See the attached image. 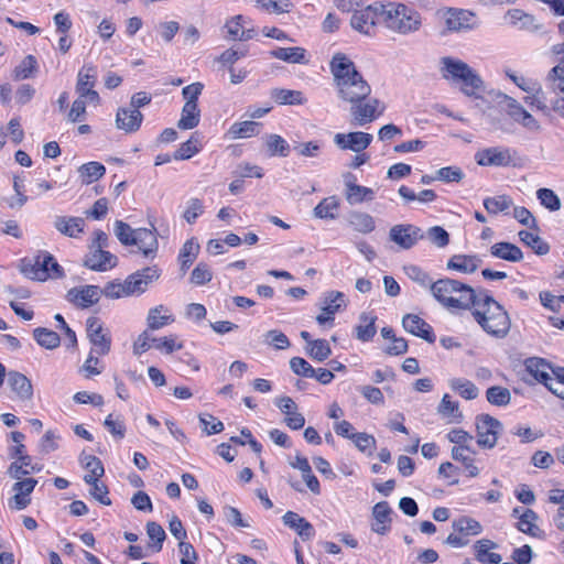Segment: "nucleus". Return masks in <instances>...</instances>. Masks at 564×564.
<instances>
[{
    "label": "nucleus",
    "mask_w": 564,
    "mask_h": 564,
    "mask_svg": "<svg viewBox=\"0 0 564 564\" xmlns=\"http://www.w3.org/2000/svg\"><path fill=\"white\" fill-rule=\"evenodd\" d=\"M512 206V199L506 195L487 197L484 199V207L490 214L506 212Z\"/></svg>",
    "instance_id": "e2e57ef3"
},
{
    "label": "nucleus",
    "mask_w": 564,
    "mask_h": 564,
    "mask_svg": "<svg viewBox=\"0 0 564 564\" xmlns=\"http://www.w3.org/2000/svg\"><path fill=\"white\" fill-rule=\"evenodd\" d=\"M437 412L442 417L446 419L448 423H459L463 419L458 402L453 401L447 393L443 395L437 406Z\"/></svg>",
    "instance_id": "49530a36"
},
{
    "label": "nucleus",
    "mask_w": 564,
    "mask_h": 564,
    "mask_svg": "<svg viewBox=\"0 0 564 564\" xmlns=\"http://www.w3.org/2000/svg\"><path fill=\"white\" fill-rule=\"evenodd\" d=\"M260 123L256 121H242L234 123L229 133L232 138H250L259 133Z\"/></svg>",
    "instance_id": "13d9d810"
},
{
    "label": "nucleus",
    "mask_w": 564,
    "mask_h": 564,
    "mask_svg": "<svg viewBox=\"0 0 564 564\" xmlns=\"http://www.w3.org/2000/svg\"><path fill=\"white\" fill-rule=\"evenodd\" d=\"M519 238L520 240L525 243L527 246L531 247L536 254H546L550 250V247L546 242H544L539 236L527 231L521 230L519 231Z\"/></svg>",
    "instance_id": "052dcab7"
},
{
    "label": "nucleus",
    "mask_w": 564,
    "mask_h": 564,
    "mask_svg": "<svg viewBox=\"0 0 564 564\" xmlns=\"http://www.w3.org/2000/svg\"><path fill=\"white\" fill-rule=\"evenodd\" d=\"M436 15L449 32L473 30L479 25L476 14L465 9L442 8Z\"/></svg>",
    "instance_id": "423d86ee"
},
{
    "label": "nucleus",
    "mask_w": 564,
    "mask_h": 564,
    "mask_svg": "<svg viewBox=\"0 0 564 564\" xmlns=\"http://www.w3.org/2000/svg\"><path fill=\"white\" fill-rule=\"evenodd\" d=\"M37 485L35 478H24L15 481L11 487L12 496L8 499V508L11 511H21L26 509L32 502V492Z\"/></svg>",
    "instance_id": "ddd939ff"
},
{
    "label": "nucleus",
    "mask_w": 564,
    "mask_h": 564,
    "mask_svg": "<svg viewBox=\"0 0 564 564\" xmlns=\"http://www.w3.org/2000/svg\"><path fill=\"white\" fill-rule=\"evenodd\" d=\"M447 440L454 444L452 449H457L458 452H471L475 454V449L473 448L474 436L468 432L462 429H453L447 433Z\"/></svg>",
    "instance_id": "a18cd8bd"
},
{
    "label": "nucleus",
    "mask_w": 564,
    "mask_h": 564,
    "mask_svg": "<svg viewBox=\"0 0 564 564\" xmlns=\"http://www.w3.org/2000/svg\"><path fill=\"white\" fill-rule=\"evenodd\" d=\"M270 55L274 58L281 59L292 64H305L306 51L303 47H279L270 52Z\"/></svg>",
    "instance_id": "37998d69"
},
{
    "label": "nucleus",
    "mask_w": 564,
    "mask_h": 564,
    "mask_svg": "<svg viewBox=\"0 0 564 564\" xmlns=\"http://www.w3.org/2000/svg\"><path fill=\"white\" fill-rule=\"evenodd\" d=\"M349 104L351 105L350 116L352 123L359 127L371 123L384 111L383 104L379 99L370 96L360 101Z\"/></svg>",
    "instance_id": "9d476101"
},
{
    "label": "nucleus",
    "mask_w": 564,
    "mask_h": 564,
    "mask_svg": "<svg viewBox=\"0 0 564 564\" xmlns=\"http://www.w3.org/2000/svg\"><path fill=\"white\" fill-rule=\"evenodd\" d=\"M319 310L327 314L336 315L347 306L346 296L339 291L325 292L319 300Z\"/></svg>",
    "instance_id": "72a5a7b5"
},
{
    "label": "nucleus",
    "mask_w": 564,
    "mask_h": 564,
    "mask_svg": "<svg viewBox=\"0 0 564 564\" xmlns=\"http://www.w3.org/2000/svg\"><path fill=\"white\" fill-rule=\"evenodd\" d=\"M480 263L481 260L477 256L455 254L448 260L447 269L469 274L475 272Z\"/></svg>",
    "instance_id": "4c0bfd02"
},
{
    "label": "nucleus",
    "mask_w": 564,
    "mask_h": 564,
    "mask_svg": "<svg viewBox=\"0 0 564 564\" xmlns=\"http://www.w3.org/2000/svg\"><path fill=\"white\" fill-rule=\"evenodd\" d=\"M28 274L33 280L45 281L52 276H62V269L52 254L44 252L36 257L32 270Z\"/></svg>",
    "instance_id": "a211bd4d"
},
{
    "label": "nucleus",
    "mask_w": 564,
    "mask_h": 564,
    "mask_svg": "<svg viewBox=\"0 0 564 564\" xmlns=\"http://www.w3.org/2000/svg\"><path fill=\"white\" fill-rule=\"evenodd\" d=\"M351 177H354V176L348 174L346 176V181H345V187H346L345 197H346V200L350 205H357V204H360V203H362L365 200H372L373 197H375L373 189L370 188V187L361 186V185H358V184L354 183L352 181L349 180Z\"/></svg>",
    "instance_id": "7c9ffc66"
},
{
    "label": "nucleus",
    "mask_w": 564,
    "mask_h": 564,
    "mask_svg": "<svg viewBox=\"0 0 564 564\" xmlns=\"http://www.w3.org/2000/svg\"><path fill=\"white\" fill-rule=\"evenodd\" d=\"M500 102L505 104L508 117L530 133H540L542 126L540 121L529 112L517 99L506 94H498Z\"/></svg>",
    "instance_id": "0eeeda50"
},
{
    "label": "nucleus",
    "mask_w": 564,
    "mask_h": 564,
    "mask_svg": "<svg viewBox=\"0 0 564 564\" xmlns=\"http://www.w3.org/2000/svg\"><path fill=\"white\" fill-rule=\"evenodd\" d=\"M536 519V513L531 509H527L523 513L519 516V522L517 524V528L525 534L535 536L539 531V528L535 524Z\"/></svg>",
    "instance_id": "bf43d9fd"
},
{
    "label": "nucleus",
    "mask_w": 564,
    "mask_h": 564,
    "mask_svg": "<svg viewBox=\"0 0 564 564\" xmlns=\"http://www.w3.org/2000/svg\"><path fill=\"white\" fill-rule=\"evenodd\" d=\"M460 74L453 84L459 85V89L464 95L480 99L485 93V84L481 77L469 65Z\"/></svg>",
    "instance_id": "f3484780"
},
{
    "label": "nucleus",
    "mask_w": 564,
    "mask_h": 564,
    "mask_svg": "<svg viewBox=\"0 0 564 564\" xmlns=\"http://www.w3.org/2000/svg\"><path fill=\"white\" fill-rule=\"evenodd\" d=\"M449 388L466 400H474L479 394V389L470 380L453 378L448 381Z\"/></svg>",
    "instance_id": "09e8293b"
},
{
    "label": "nucleus",
    "mask_w": 564,
    "mask_h": 564,
    "mask_svg": "<svg viewBox=\"0 0 564 564\" xmlns=\"http://www.w3.org/2000/svg\"><path fill=\"white\" fill-rule=\"evenodd\" d=\"M454 531L463 534L465 538L469 535H479L482 532V525L479 521L470 517H460L453 521Z\"/></svg>",
    "instance_id": "de8ad7c7"
},
{
    "label": "nucleus",
    "mask_w": 564,
    "mask_h": 564,
    "mask_svg": "<svg viewBox=\"0 0 564 564\" xmlns=\"http://www.w3.org/2000/svg\"><path fill=\"white\" fill-rule=\"evenodd\" d=\"M471 452H458L457 449L451 451V456L454 460L460 462L468 473L469 477H477L480 473L479 468L475 465Z\"/></svg>",
    "instance_id": "0e129e2a"
},
{
    "label": "nucleus",
    "mask_w": 564,
    "mask_h": 564,
    "mask_svg": "<svg viewBox=\"0 0 564 564\" xmlns=\"http://www.w3.org/2000/svg\"><path fill=\"white\" fill-rule=\"evenodd\" d=\"M377 316L372 312H365L359 316V324L356 326V337L361 341H369L377 333Z\"/></svg>",
    "instance_id": "58836bf2"
},
{
    "label": "nucleus",
    "mask_w": 564,
    "mask_h": 564,
    "mask_svg": "<svg viewBox=\"0 0 564 564\" xmlns=\"http://www.w3.org/2000/svg\"><path fill=\"white\" fill-rule=\"evenodd\" d=\"M282 521L284 525L294 530L303 541L311 540L315 535L314 527L296 512H285Z\"/></svg>",
    "instance_id": "cd10ccee"
},
{
    "label": "nucleus",
    "mask_w": 564,
    "mask_h": 564,
    "mask_svg": "<svg viewBox=\"0 0 564 564\" xmlns=\"http://www.w3.org/2000/svg\"><path fill=\"white\" fill-rule=\"evenodd\" d=\"M486 398L492 405L505 406L510 403L511 394L507 388L494 386L487 389Z\"/></svg>",
    "instance_id": "4d7b16f0"
},
{
    "label": "nucleus",
    "mask_w": 564,
    "mask_h": 564,
    "mask_svg": "<svg viewBox=\"0 0 564 564\" xmlns=\"http://www.w3.org/2000/svg\"><path fill=\"white\" fill-rule=\"evenodd\" d=\"M431 293L451 313L471 308L478 294L471 286L449 278L440 279L431 284Z\"/></svg>",
    "instance_id": "f03ea898"
},
{
    "label": "nucleus",
    "mask_w": 564,
    "mask_h": 564,
    "mask_svg": "<svg viewBox=\"0 0 564 564\" xmlns=\"http://www.w3.org/2000/svg\"><path fill=\"white\" fill-rule=\"evenodd\" d=\"M490 254L494 258L509 262H519L523 258L521 249L510 242H497L490 247Z\"/></svg>",
    "instance_id": "e433bc0d"
},
{
    "label": "nucleus",
    "mask_w": 564,
    "mask_h": 564,
    "mask_svg": "<svg viewBox=\"0 0 564 564\" xmlns=\"http://www.w3.org/2000/svg\"><path fill=\"white\" fill-rule=\"evenodd\" d=\"M8 384L21 400H30L33 395L31 381L21 372L10 371L8 373Z\"/></svg>",
    "instance_id": "c9c22d12"
},
{
    "label": "nucleus",
    "mask_w": 564,
    "mask_h": 564,
    "mask_svg": "<svg viewBox=\"0 0 564 564\" xmlns=\"http://www.w3.org/2000/svg\"><path fill=\"white\" fill-rule=\"evenodd\" d=\"M275 405L285 415L284 422L291 430H300L305 424V417L297 412V405L290 397L275 399Z\"/></svg>",
    "instance_id": "393cba45"
},
{
    "label": "nucleus",
    "mask_w": 564,
    "mask_h": 564,
    "mask_svg": "<svg viewBox=\"0 0 564 564\" xmlns=\"http://www.w3.org/2000/svg\"><path fill=\"white\" fill-rule=\"evenodd\" d=\"M475 160L481 166H509L512 163V154L508 148L490 147L478 150Z\"/></svg>",
    "instance_id": "dca6fc26"
},
{
    "label": "nucleus",
    "mask_w": 564,
    "mask_h": 564,
    "mask_svg": "<svg viewBox=\"0 0 564 564\" xmlns=\"http://www.w3.org/2000/svg\"><path fill=\"white\" fill-rule=\"evenodd\" d=\"M143 120L142 113L137 109L119 108L116 115V127L128 133L139 130Z\"/></svg>",
    "instance_id": "c85d7f7f"
},
{
    "label": "nucleus",
    "mask_w": 564,
    "mask_h": 564,
    "mask_svg": "<svg viewBox=\"0 0 564 564\" xmlns=\"http://www.w3.org/2000/svg\"><path fill=\"white\" fill-rule=\"evenodd\" d=\"M536 197L541 205L551 212H556L561 208V200L558 196L549 188H540L536 192Z\"/></svg>",
    "instance_id": "774afa93"
},
{
    "label": "nucleus",
    "mask_w": 564,
    "mask_h": 564,
    "mask_svg": "<svg viewBox=\"0 0 564 564\" xmlns=\"http://www.w3.org/2000/svg\"><path fill=\"white\" fill-rule=\"evenodd\" d=\"M151 347H154L164 354H172L175 350L182 349L183 343L177 340L176 335H169L159 338L152 337L147 329L142 332L133 343V354L141 356Z\"/></svg>",
    "instance_id": "1a4fd4ad"
},
{
    "label": "nucleus",
    "mask_w": 564,
    "mask_h": 564,
    "mask_svg": "<svg viewBox=\"0 0 564 564\" xmlns=\"http://www.w3.org/2000/svg\"><path fill=\"white\" fill-rule=\"evenodd\" d=\"M200 141L196 135H192L183 142L174 153L175 160H188L200 151Z\"/></svg>",
    "instance_id": "6e6d98bb"
},
{
    "label": "nucleus",
    "mask_w": 564,
    "mask_h": 564,
    "mask_svg": "<svg viewBox=\"0 0 564 564\" xmlns=\"http://www.w3.org/2000/svg\"><path fill=\"white\" fill-rule=\"evenodd\" d=\"M117 257L105 249H89L84 264L97 272L108 271L117 265Z\"/></svg>",
    "instance_id": "4be33fe9"
},
{
    "label": "nucleus",
    "mask_w": 564,
    "mask_h": 564,
    "mask_svg": "<svg viewBox=\"0 0 564 564\" xmlns=\"http://www.w3.org/2000/svg\"><path fill=\"white\" fill-rule=\"evenodd\" d=\"M424 235L413 225H394L390 228L389 238L402 249H410L423 239Z\"/></svg>",
    "instance_id": "6ab92c4d"
},
{
    "label": "nucleus",
    "mask_w": 564,
    "mask_h": 564,
    "mask_svg": "<svg viewBox=\"0 0 564 564\" xmlns=\"http://www.w3.org/2000/svg\"><path fill=\"white\" fill-rule=\"evenodd\" d=\"M306 351L311 358L317 361H324L332 354L329 344L325 339L310 340V347H306Z\"/></svg>",
    "instance_id": "680f3d73"
},
{
    "label": "nucleus",
    "mask_w": 564,
    "mask_h": 564,
    "mask_svg": "<svg viewBox=\"0 0 564 564\" xmlns=\"http://www.w3.org/2000/svg\"><path fill=\"white\" fill-rule=\"evenodd\" d=\"M83 466L87 469L84 481L97 480L104 476L105 469L99 458L94 455H83L80 458Z\"/></svg>",
    "instance_id": "603ef678"
},
{
    "label": "nucleus",
    "mask_w": 564,
    "mask_h": 564,
    "mask_svg": "<svg viewBox=\"0 0 564 564\" xmlns=\"http://www.w3.org/2000/svg\"><path fill=\"white\" fill-rule=\"evenodd\" d=\"M473 316L489 336L505 338L511 328V319L505 307L487 292H479L471 305Z\"/></svg>",
    "instance_id": "f257e3e1"
},
{
    "label": "nucleus",
    "mask_w": 564,
    "mask_h": 564,
    "mask_svg": "<svg viewBox=\"0 0 564 564\" xmlns=\"http://www.w3.org/2000/svg\"><path fill=\"white\" fill-rule=\"evenodd\" d=\"M87 337L93 345L91 352L98 356H105L111 348L110 332L104 327L102 322L96 317L90 316L86 321Z\"/></svg>",
    "instance_id": "9b49d317"
},
{
    "label": "nucleus",
    "mask_w": 564,
    "mask_h": 564,
    "mask_svg": "<svg viewBox=\"0 0 564 564\" xmlns=\"http://www.w3.org/2000/svg\"><path fill=\"white\" fill-rule=\"evenodd\" d=\"M402 326L408 333L421 337L429 343H434L435 340L432 327L416 314H406L402 319Z\"/></svg>",
    "instance_id": "a878e982"
},
{
    "label": "nucleus",
    "mask_w": 564,
    "mask_h": 564,
    "mask_svg": "<svg viewBox=\"0 0 564 564\" xmlns=\"http://www.w3.org/2000/svg\"><path fill=\"white\" fill-rule=\"evenodd\" d=\"M334 144L341 151L360 153L371 144L373 137L364 131L338 132L334 135Z\"/></svg>",
    "instance_id": "2eb2a0df"
},
{
    "label": "nucleus",
    "mask_w": 564,
    "mask_h": 564,
    "mask_svg": "<svg viewBox=\"0 0 564 564\" xmlns=\"http://www.w3.org/2000/svg\"><path fill=\"white\" fill-rule=\"evenodd\" d=\"M33 336L36 343L46 349L57 348L61 343V338L57 333L43 327L35 328Z\"/></svg>",
    "instance_id": "5fc2aeb1"
},
{
    "label": "nucleus",
    "mask_w": 564,
    "mask_h": 564,
    "mask_svg": "<svg viewBox=\"0 0 564 564\" xmlns=\"http://www.w3.org/2000/svg\"><path fill=\"white\" fill-rule=\"evenodd\" d=\"M85 220L82 217L55 216L53 220L54 228L63 236L68 238H79L85 231Z\"/></svg>",
    "instance_id": "b1692460"
},
{
    "label": "nucleus",
    "mask_w": 564,
    "mask_h": 564,
    "mask_svg": "<svg viewBox=\"0 0 564 564\" xmlns=\"http://www.w3.org/2000/svg\"><path fill=\"white\" fill-rule=\"evenodd\" d=\"M198 252L199 243L194 238L186 240L178 254L181 269L187 270L197 258Z\"/></svg>",
    "instance_id": "3c124183"
},
{
    "label": "nucleus",
    "mask_w": 564,
    "mask_h": 564,
    "mask_svg": "<svg viewBox=\"0 0 564 564\" xmlns=\"http://www.w3.org/2000/svg\"><path fill=\"white\" fill-rule=\"evenodd\" d=\"M467 65V63L459 58L443 56L438 61V70L442 78L453 83L457 77H459V75H462L460 72L464 70Z\"/></svg>",
    "instance_id": "f704fd0d"
},
{
    "label": "nucleus",
    "mask_w": 564,
    "mask_h": 564,
    "mask_svg": "<svg viewBox=\"0 0 564 564\" xmlns=\"http://www.w3.org/2000/svg\"><path fill=\"white\" fill-rule=\"evenodd\" d=\"M348 225L357 232L367 235L375 230V218L364 212H351L348 216Z\"/></svg>",
    "instance_id": "a19ab883"
},
{
    "label": "nucleus",
    "mask_w": 564,
    "mask_h": 564,
    "mask_svg": "<svg viewBox=\"0 0 564 564\" xmlns=\"http://www.w3.org/2000/svg\"><path fill=\"white\" fill-rule=\"evenodd\" d=\"M100 296L101 289L97 285L75 286L66 294L67 301L80 308L93 306L100 300Z\"/></svg>",
    "instance_id": "aec40b11"
},
{
    "label": "nucleus",
    "mask_w": 564,
    "mask_h": 564,
    "mask_svg": "<svg viewBox=\"0 0 564 564\" xmlns=\"http://www.w3.org/2000/svg\"><path fill=\"white\" fill-rule=\"evenodd\" d=\"M476 430L477 444L485 448H494L498 441L501 423L488 414H482L477 417Z\"/></svg>",
    "instance_id": "4468645a"
},
{
    "label": "nucleus",
    "mask_w": 564,
    "mask_h": 564,
    "mask_svg": "<svg viewBox=\"0 0 564 564\" xmlns=\"http://www.w3.org/2000/svg\"><path fill=\"white\" fill-rule=\"evenodd\" d=\"M265 145L271 156H286L289 154V143L278 134H270L265 140Z\"/></svg>",
    "instance_id": "69168bd1"
},
{
    "label": "nucleus",
    "mask_w": 564,
    "mask_h": 564,
    "mask_svg": "<svg viewBox=\"0 0 564 564\" xmlns=\"http://www.w3.org/2000/svg\"><path fill=\"white\" fill-rule=\"evenodd\" d=\"M204 208H205L204 204L199 198H196V197L189 198L186 203V206H185V209L183 213V218L188 224H194L197 220V218L200 215H203Z\"/></svg>",
    "instance_id": "338daca9"
},
{
    "label": "nucleus",
    "mask_w": 564,
    "mask_h": 564,
    "mask_svg": "<svg viewBox=\"0 0 564 564\" xmlns=\"http://www.w3.org/2000/svg\"><path fill=\"white\" fill-rule=\"evenodd\" d=\"M271 98L280 105H303L306 100L300 90L284 88L273 89Z\"/></svg>",
    "instance_id": "8fccbe9b"
},
{
    "label": "nucleus",
    "mask_w": 564,
    "mask_h": 564,
    "mask_svg": "<svg viewBox=\"0 0 564 564\" xmlns=\"http://www.w3.org/2000/svg\"><path fill=\"white\" fill-rule=\"evenodd\" d=\"M78 173L84 184H90L102 177L106 173V169L99 162H89L83 164L79 167Z\"/></svg>",
    "instance_id": "864d4df0"
},
{
    "label": "nucleus",
    "mask_w": 564,
    "mask_h": 564,
    "mask_svg": "<svg viewBox=\"0 0 564 564\" xmlns=\"http://www.w3.org/2000/svg\"><path fill=\"white\" fill-rule=\"evenodd\" d=\"M496 546V543L488 539L478 540L474 545L476 560L480 563L499 564L501 556L490 552Z\"/></svg>",
    "instance_id": "ea45409f"
},
{
    "label": "nucleus",
    "mask_w": 564,
    "mask_h": 564,
    "mask_svg": "<svg viewBox=\"0 0 564 564\" xmlns=\"http://www.w3.org/2000/svg\"><path fill=\"white\" fill-rule=\"evenodd\" d=\"M200 121V110L197 104L185 102L177 127L182 130H191L198 126Z\"/></svg>",
    "instance_id": "c03bdc74"
},
{
    "label": "nucleus",
    "mask_w": 564,
    "mask_h": 564,
    "mask_svg": "<svg viewBox=\"0 0 564 564\" xmlns=\"http://www.w3.org/2000/svg\"><path fill=\"white\" fill-rule=\"evenodd\" d=\"M506 22L521 31L538 32L541 26L533 15L520 9H510L505 14Z\"/></svg>",
    "instance_id": "bb28decb"
},
{
    "label": "nucleus",
    "mask_w": 564,
    "mask_h": 564,
    "mask_svg": "<svg viewBox=\"0 0 564 564\" xmlns=\"http://www.w3.org/2000/svg\"><path fill=\"white\" fill-rule=\"evenodd\" d=\"M525 370L536 381L543 383H547L552 381V370L549 364H546L542 358H528L524 361Z\"/></svg>",
    "instance_id": "473e14b6"
},
{
    "label": "nucleus",
    "mask_w": 564,
    "mask_h": 564,
    "mask_svg": "<svg viewBox=\"0 0 564 564\" xmlns=\"http://www.w3.org/2000/svg\"><path fill=\"white\" fill-rule=\"evenodd\" d=\"M174 321L175 317L169 307L164 305H158L149 310L147 316V326L148 329L158 330L174 323Z\"/></svg>",
    "instance_id": "2f4dec72"
},
{
    "label": "nucleus",
    "mask_w": 564,
    "mask_h": 564,
    "mask_svg": "<svg viewBox=\"0 0 564 564\" xmlns=\"http://www.w3.org/2000/svg\"><path fill=\"white\" fill-rule=\"evenodd\" d=\"M340 202L337 196H328L322 199L314 208L313 215L319 219H336Z\"/></svg>",
    "instance_id": "79ce46f5"
},
{
    "label": "nucleus",
    "mask_w": 564,
    "mask_h": 564,
    "mask_svg": "<svg viewBox=\"0 0 564 564\" xmlns=\"http://www.w3.org/2000/svg\"><path fill=\"white\" fill-rule=\"evenodd\" d=\"M339 99L345 102L360 101L371 94V86L361 73L334 84Z\"/></svg>",
    "instance_id": "6e6552de"
},
{
    "label": "nucleus",
    "mask_w": 564,
    "mask_h": 564,
    "mask_svg": "<svg viewBox=\"0 0 564 564\" xmlns=\"http://www.w3.org/2000/svg\"><path fill=\"white\" fill-rule=\"evenodd\" d=\"M421 15L417 11L403 3H384V26L393 32L408 34L421 26Z\"/></svg>",
    "instance_id": "20e7f679"
},
{
    "label": "nucleus",
    "mask_w": 564,
    "mask_h": 564,
    "mask_svg": "<svg viewBox=\"0 0 564 564\" xmlns=\"http://www.w3.org/2000/svg\"><path fill=\"white\" fill-rule=\"evenodd\" d=\"M97 79V70L91 65L83 66L77 74L76 94L79 98H85L94 106L100 104L99 94L94 89Z\"/></svg>",
    "instance_id": "f8f14e48"
},
{
    "label": "nucleus",
    "mask_w": 564,
    "mask_h": 564,
    "mask_svg": "<svg viewBox=\"0 0 564 564\" xmlns=\"http://www.w3.org/2000/svg\"><path fill=\"white\" fill-rule=\"evenodd\" d=\"M132 246H137L145 258H154L159 249V241L155 228L135 229Z\"/></svg>",
    "instance_id": "5701e85b"
},
{
    "label": "nucleus",
    "mask_w": 564,
    "mask_h": 564,
    "mask_svg": "<svg viewBox=\"0 0 564 564\" xmlns=\"http://www.w3.org/2000/svg\"><path fill=\"white\" fill-rule=\"evenodd\" d=\"M378 24L384 25V3L373 2L365 8L355 10L350 25L357 32L365 35H373Z\"/></svg>",
    "instance_id": "39448f33"
},
{
    "label": "nucleus",
    "mask_w": 564,
    "mask_h": 564,
    "mask_svg": "<svg viewBox=\"0 0 564 564\" xmlns=\"http://www.w3.org/2000/svg\"><path fill=\"white\" fill-rule=\"evenodd\" d=\"M161 270L156 265L147 267L127 276L124 281H111L101 290L108 299H121L144 293L149 285L159 280Z\"/></svg>",
    "instance_id": "7ed1b4c3"
},
{
    "label": "nucleus",
    "mask_w": 564,
    "mask_h": 564,
    "mask_svg": "<svg viewBox=\"0 0 564 564\" xmlns=\"http://www.w3.org/2000/svg\"><path fill=\"white\" fill-rule=\"evenodd\" d=\"M329 72L334 84L360 73L351 57L343 52L333 54L329 61Z\"/></svg>",
    "instance_id": "412c9836"
},
{
    "label": "nucleus",
    "mask_w": 564,
    "mask_h": 564,
    "mask_svg": "<svg viewBox=\"0 0 564 564\" xmlns=\"http://www.w3.org/2000/svg\"><path fill=\"white\" fill-rule=\"evenodd\" d=\"M391 512L392 510L387 501H380L375 505L372 509L375 521L371 525L373 532L383 535L390 530Z\"/></svg>",
    "instance_id": "c756f323"
}]
</instances>
